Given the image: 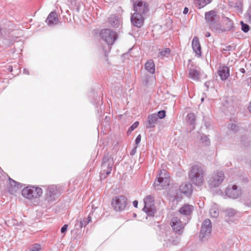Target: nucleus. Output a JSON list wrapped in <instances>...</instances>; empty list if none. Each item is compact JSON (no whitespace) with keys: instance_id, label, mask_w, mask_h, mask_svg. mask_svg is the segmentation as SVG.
Listing matches in <instances>:
<instances>
[{"instance_id":"f257e3e1","label":"nucleus","mask_w":251,"mask_h":251,"mask_svg":"<svg viewBox=\"0 0 251 251\" xmlns=\"http://www.w3.org/2000/svg\"><path fill=\"white\" fill-rule=\"evenodd\" d=\"M134 13L131 17L132 24L137 27H141L144 23V15L149 11V5L142 0H136L133 3Z\"/></svg>"},{"instance_id":"f03ea898","label":"nucleus","mask_w":251,"mask_h":251,"mask_svg":"<svg viewBox=\"0 0 251 251\" xmlns=\"http://www.w3.org/2000/svg\"><path fill=\"white\" fill-rule=\"evenodd\" d=\"M204 172L202 167L197 164L194 165L189 172L190 181L197 186H201L204 182Z\"/></svg>"},{"instance_id":"7ed1b4c3","label":"nucleus","mask_w":251,"mask_h":251,"mask_svg":"<svg viewBox=\"0 0 251 251\" xmlns=\"http://www.w3.org/2000/svg\"><path fill=\"white\" fill-rule=\"evenodd\" d=\"M205 19L207 25L212 30L215 31H223L220 23L219 16L214 10H211L205 13Z\"/></svg>"},{"instance_id":"20e7f679","label":"nucleus","mask_w":251,"mask_h":251,"mask_svg":"<svg viewBox=\"0 0 251 251\" xmlns=\"http://www.w3.org/2000/svg\"><path fill=\"white\" fill-rule=\"evenodd\" d=\"M114 163V161L111 156L108 154L104 155L100 175L101 179H105L111 173Z\"/></svg>"},{"instance_id":"39448f33","label":"nucleus","mask_w":251,"mask_h":251,"mask_svg":"<svg viewBox=\"0 0 251 251\" xmlns=\"http://www.w3.org/2000/svg\"><path fill=\"white\" fill-rule=\"evenodd\" d=\"M170 182L169 174L165 170H161L159 175L153 184V187L156 190H162L164 187L168 186Z\"/></svg>"},{"instance_id":"423d86ee","label":"nucleus","mask_w":251,"mask_h":251,"mask_svg":"<svg viewBox=\"0 0 251 251\" xmlns=\"http://www.w3.org/2000/svg\"><path fill=\"white\" fill-rule=\"evenodd\" d=\"M60 191L56 185L49 186L46 190L45 202L46 204L50 205L54 202L60 196Z\"/></svg>"},{"instance_id":"0eeeda50","label":"nucleus","mask_w":251,"mask_h":251,"mask_svg":"<svg viewBox=\"0 0 251 251\" xmlns=\"http://www.w3.org/2000/svg\"><path fill=\"white\" fill-rule=\"evenodd\" d=\"M43 194L42 189L38 187L29 186L23 188L22 195L28 200L39 198Z\"/></svg>"},{"instance_id":"6e6552de","label":"nucleus","mask_w":251,"mask_h":251,"mask_svg":"<svg viewBox=\"0 0 251 251\" xmlns=\"http://www.w3.org/2000/svg\"><path fill=\"white\" fill-rule=\"evenodd\" d=\"M144 207L143 208L148 216L153 217L156 212L154 206V198L151 195L147 196L144 199Z\"/></svg>"},{"instance_id":"1a4fd4ad","label":"nucleus","mask_w":251,"mask_h":251,"mask_svg":"<svg viewBox=\"0 0 251 251\" xmlns=\"http://www.w3.org/2000/svg\"><path fill=\"white\" fill-rule=\"evenodd\" d=\"M100 35L101 39L109 46L112 45L118 38L116 32L110 29H102Z\"/></svg>"},{"instance_id":"9d476101","label":"nucleus","mask_w":251,"mask_h":251,"mask_svg":"<svg viewBox=\"0 0 251 251\" xmlns=\"http://www.w3.org/2000/svg\"><path fill=\"white\" fill-rule=\"evenodd\" d=\"M212 224L208 219L205 220L201 225L200 233V238L202 241L207 240L211 235Z\"/></svg>"},{"instance_id":"9b49d317","label":"nucleus","mask_w":251,"mask_h":251,"mask_svg":"<svg viewBox=\"0 0 251 251\" xmlns=\"http://www.w3.org/2000/svg\"><path fill=\"white\" fill-rule=\"evenodd\" d=\"M127 204V199L123 196L114 197L111 201V205L116 211H122L125 210Z\"/></svg>"},{"instance_id":"f8f14e48","label":"nucleus","mask_w":251,"mask_h":251,"mask_svg":"<svg viewBox=\"0 0 251 251\" xmlns=\"http://www.w3.org/2000/svg\"><path fill=\"white\" fill-rule=\"evenodd\" d=\"M224 179L225 175L222 171L215 172L208 181L209 185L210 187H218L223 182Z\"/></svg>"},{"instance_id":"ddd939ff","label":"nucleus","mask_w":251,"mask_h":251,"mask_svg":"<svg viewBox=\"0 0 251 251\" xmlns=\"http://www.w3.org/2000/svg\"><path fill=\"white\" fill-rule=\"evenodd\" d=\"M171 225L176 233L178 234L182 233L185 225L177 217H174L172 219Z\"/></svg>"},{"instance_id":"4468645a","label":"nucleus","mask_w":251,"mask_h":251,"mask_svg":"<svg viewBox=\"0 0 251 251\" xmlns=\"http://www.w3.org/2000/svg\"><path fill=\"white\" fill-rule=\"evenodd\" d=\"M108 23L110 26L115 28L121 27L123 23L121 17L116 14L110 15Z\"/></svg>"},{"instance_id":"2eb2a0df","label":"nucleus","mask_w":251,"mask_h":251,"mask_svg":"<svg viewBox=\"0 0 251 251\" xmlns=\"http://www.w3.org/2000/svg\"><path fill=\"white\" fill-rule=\"evenodd\" d=\"M226 194L228 197L232 199L238 198L241 195V190L238 189L236 185H233L232 187L228 186L226 190Z\"/></svg>"},{"instance_id":"dca6fc26","label":"nucleus","mask_w":251,"mask_h":251,"mask_svg":"<svg viewBox=\"0 0 251 251\" xmlns=\"http://www.w3.org/2000/svg\"><path fill=\"white\" fill-rule=\"evenodd\" d=\"M218 74L222 80H226L229 76V69L226 66H220L218 71Z\"/></svg>"},{"instance_id":"f3484780","label":"nucleus","mask_w":251,"mask_h":251,"mask_svg":"<svg viewBox=\"0 0 251 251\" xmlns=\"http://www.w3.org/2000/svg\"><path fill=\"white\" fill-rule=\"evenodd\" d=\"M192 47L193 51L198 57L201 56V46L197 37H194L192 42Z\"/></svg>"},{"instance_id":"a211bd4d","label":"nucleus","mask_w":251,"mask_h":251,"mask_svg":"<svg viewBox=\"0 0 251 251\" xmlns=\"http://www.w3.org/2000/svg\"><path fill=\"white\" fill-rule=\"evenodd\" d=\"M58 15L56 12L52 11L48 15L46 22L49 25H56L58 22Z\"/></svg>"},{"instance_id":"6ab92c4d","label":"nucleus","mask_w":251,"mask_h":251,"mask_svg":"<svg viewBox=\"0 0 251 251\" xmlns=\"http://www.w3.org/2000/svg\"><path fill=\"white\" fill-rule=\"evenodd\" d=\"M201 74L200 68L198 67L191 68L189 69V77L194 80L199 79Z\"/></svg>"},{"instance_id":"aec40b11","label":"nucleus","mask_w":251,"mask_h":251,"mask_svg":"<svg viewBox=\"0 0 251 251\" xmlns=\"http://www.w3.org/2000/svg\"><path fill=\"white\" fill-rule=\"evenodd\" d=\"M179 190L181 193L190 195L192 192V186L190 183H183L179 186Z\"/></svg>"},{"instance_id":"412c9836","label":"nucleus","mask_w":251,"mask_h":251,"mask_svg":"<svg viewBox=\"0 0 251 251\" xmlns=\"http://www.w3.org/2000/svg\"><path fill=\"white\" fill-rule=\"evenodd\" d=\"M194 209V207L192 205L188 204H184L182 206L179 210V212L180 214L184 215H190Z\"/></svg>"},{"instance_id":"4be33fe9","label":"nucleus","mask_w":251,"mask_h":251,"mask_svg":"<svg viewBox=\"0 0 251 251\" xmlns=\"http://www.w3.org/2000/svg\"><path fill=\"white\" fill-rule=\"evenodd\" d=\"M158 120L157 116L155 113L150 114L148 117V122L149 126L148 128H152L154 126Z\"/></svg>"},{"instance_id":"5701e85b","label":"nucleus","mask_w":251,"mask_h":251,"mask_svg":"<svg viewBox=\"0 0 251 251\" xmlns=\"http://www.w3.org/2000/svg\"><path fill=\"white\" fill-rule=\"evenodd\" d=\"M145 69L150 74L155 73V65L153 61L151 59L149 60L145 64Z\"/></svg>"},{"instance_id":"b1692460","label":"nucleus","mask_w":251,"mask_h":251,"mask_svg":"<svg viewBox=\"0 0 251 251\" xmlns=\"http://www.w3.org/2000/svg\"><path fill=\"white\" fill-rule=\"evenodd\" d=\"M223 22L225 25V27L224 29L222 28V30H223L222 32L226 31V30H230L232 28L233 23L229 18L227 17L224 18Z\"/></svg>"},{"instance_id":"393cba45","label":"nucleus","mask_w":251,"mask_h":251,"mask_svg":"<svg viewBox=\"0 0 251 251\" xmlns=\"http://www.w3.org/2000/svg\"><path fill=\"white\" fill-rule=\"evenodd\" d=\"M212 0H195V5L199 9H201L211 2Z\"/></svg>"},{"instance_id":"a878e982","label":"nucleus","mask_w":251,"mask_h":251,"mask_svg":"<svg viewBox=\"0 0 251 251\" xmlns=\"http://www.w3.org/2000/svg\"><path fill=\"white\" fill-rule=\"evenodd\" d=\"M8 178L10 186L11 187H13V189L11 190V191H16L19 188H21L22 187V184L21 183L14 180L9 177Z\"/></svg>"},{"instance_id":"bb28decb","label":"nucleus","mask_w":251,"mask_h":251,"mask_svg":"<svg viewBox=\"0 0 251 251\" xmlns=\"http://www.w3.org/2000/svg\"><path fill=\"white\" fill-rule=\"evenodd\" d=\"M225 213L226 215L229 217H232L234 216H237V217H240L241 214L237 211L236 210H235L233 208H228L226 209L225 210Z\"/></svg>"},{"instance_id":"cd10ccee","label":"nucleus","mask_w":251,"mask_h":251,"mask_svg":"<svg viewBox=\"0 0 251 251\" xmlns=\"http://www.w3.org/2000/svg\"><path fill=\"white\" fill-rule=\"evenodd\" d=\"M209 214L211 217L216 218L219 216V210L217 205L213 204L209 210Z\"/></svg>"},{"instance_id":"c85d7f7f","label":"nucleus","mask_w":251,"mask_h":251,"mask_svg":"<svg viewBox=\"0 0 251 251\" xmlns=\"http://www.w3.org/2000/svg\"><path fill=\"white\" fill-rule=\"evenodd\" d=\"M187 123L190 125H194L195 121V116L194 113H191L187 116Z\"/></svg>"},{"instance_id":"c756f323","label":"nucleus","mask_w":251,"mask_h":251,"mask_svg":"<svg viewBox=\"0 0 251 251\" xmlns=\"http://www.w3.org/2000/svg\"><path fill=\"white\" fill-rule=\"evenodd\" d=\"M201 143L204 146H209L210 145V140L208 138V137L205 135H202L201 136Z\"/></svg>"},{"instance_id":"7c9ffc66","label":"nucleus","mask_w":251,"mask_h":251,"mask_svg":"<svg viewBox=\"0 0 251 251\" xmlns=\"http://www.w3.org/2000/svg\"><path fill=\"white\" fill-rule=\"evenodd\" d=\"M242 30L245 33L249 31L250 29L249 25L246 24H244L243 22H241Z\"/></svg>"},{"instance_id":"2f4dec72","label":"nucleus","mask_w":251,"mask_h":251,"mask_svg":"<svg viewBox=\"0 0 251 251\" xmlns=\"http://www.w3.org/2000/svg\"><path fill=\"white\" fill-rule=\"evenodd\" d=\"M170 53V50L169 48H166L164 50L159 52V55L162 56H165L169 55Z\"/></svg>"},{"instance_id":"473e14b6","label":"nucleus","mask_w":251,"mask_h":251,"mask_svg":"<svg viewBox=\"0 0 251 251\" xmlns=\"http://www.w3.org/2000/svg\"><path fill=\"white\" fill-rule=\"evenodd\" d=\"M157 116V118H159L160 119L164 118L166 116V112L165 110H161L158 112L157 114H156Z\"/></svg>"},{"instance_id":"72a5a7b5","label":"nucleus","mask_w":251,"mask_h":251,"mask_svg":"<svg viewBox=\"0 0 251 251\" xmlns=\"http://www.w3.org/2000/svg\"><path fill=\"white\" fill-rule=\"evenodd\" d=\"M229 128L231 130L234 132H236L239 129L238 126L236 124L233 123L230 124Z\"/></svg>"},{"instance_id":"f704fd0d","label":"nucleus","mask_w":251,"mask_h":251,"mask_svg":"<svg viewBox=\"0 0 251 251\" xmlns=\"http://www.w3.org/2000/svg\"><path fill=\"white\" fill-rule=\"evenodd\" d=\"M41 250V246L39 244H35L31 248L29 251H40Z\"/></svg>"},{"instance_id":"c9c22d12","label":"nucleus","mask_w":251,"mask_h":251,"mask_svg":"<svg viewBox=\"0 0 251 251\" xmlns=\"http://www.w3.org/2000/svg\"><path fill=\"white\" fill-rule=\"evenodd\" d=\"M89 224V223L87 222V219H85V218H84L82 220H81L80 222V227H85Z\"/></svg>"},{"instance_id":"e433bc0d","label":"nucleus","mask_w":251,"mask_h":251,"mask_svg":"<svg viewBox=\"0 0 251 251\" xmlns=\"http://www.w3.org/2000/svg\"><path fill=\"white\" fill-rule=\"evenodd\" d=\"M247 17L248 18L249 21L251 23V5L250 6L246 13Z\"/></svg>"},{"instance_id":"4c0bfd02","label":"nucleus","mask_w":251,"mask_h":251,"mask_svg":"<svg viewBox=\"0 0 251 251\" xmlns=\"http://www.w3.org/2000/svg\"><path fill=\"white\" fill-rule=\"evenodd\" d=\"M139 125V122L136 121L135 123H134L132 125L129 127V130L132 131L134 129H135Z\"/></svg>"},{"instance_id":"58836bf2","label":"nucleus","mask_w":251,"mask_h":251,"mask_svg":"<svg viewBox=\"0 0 251 251\" xmlns=\"http://www.w3.org/2000/svg\"><path fill=\"white\" fill-rule=\"evenodd\" d=\"M141 140V136L140 134L138 135L136 139H135V144L136 146H138V145L140 144Z\"/></svg>"},{"instance_id":"ea45409f","label":"nucleus","mask_w":251,"mask_h":251,"mask_svg":"<svg viewBox=\"0 0 251 251\" xmlns=\"http://www.w3.org/2000/svg\"><path fill=\"white\" fill-rule=\"evenodd\" d=\"M68 228V225H64L61 229V232L62 233H65L67 230Z\"/></svg>"},{"instance_id":"a19ab883","label":"nucleus","mask_w":251,"mask_h":251,"mask_svg":"<svg viewBox=\"0 0 251 251\" xmlns=\"http://www.w3.org/2000/svg\"><path fill=\"white\" fill-rule=\"evenodd\" d=\"M137 146L136 147H135L132 150V151H131L130 152V155H133L135 154V153H136V151H137Z\"/></svg>"},{"instance_id":"79ce46f5","label":"nucleus","mask_w":251,"mask_h":251,"mask_svg":"<svg viewBox=\"0 0 251 251\" xmlns=\"http://www.w3.org/2000/svg\"><path fill=\"white\" fill-rule=\"evenodd\" d=\"M91 213L89 214L87 218H85V219H87V222L88 223L90 222L91 221L92 217L91 216Z\"/></svg>"},{"instance_id":"37998d69","label":"nucleus","mask_w":251,"mask_h":251,"mask_svg":"<svg viewBox=\"0 0 251 251\" xmlns=\"http://www.w3.org/2000/svg\"><path fill=\"white\" fill-rule=\"evenodd\" d=\"M138 203V201H136V200H135V201H133V206H134L135 207H136V208H137V207Z\"/></svg>"},{"instance_id":"c03bdc74","label":"nucleus","mask_w":251,"mask_h":251,"mask_svg":"<svg viewBox=\"0 0 251 251\" xmlns=\"http://www.w3.org/2000/svg\"><path fill=\"white\" fill-rule=\"evenodd\" d=\"M188 11H189L188 8L187 7H185L184 10H183V13L184 14H186L188 13Z\"/></svg>"},{"instance_id":"a18cd8bd","label":"nucleus","mask_w":251,"mask_h":251,"mask_svg":"<svg viewBox=\"0 0 251 251\" xmlns=\"http://www.w3.org/2000/svg\"><path fill=\"white\" fill-rule=\"evenodd\" d=\"M23 73H24V74H25L29 75V71H28V70L27 69H24Z\"/></svg>"},{"instance_id":"49530a36","label":"nucleus","mask_w":251,"mask_h":251,"mask_svg":"<svg viewBox=\"0 0 251 251\" xmlns=\"http://www.w3.org/2000/svg\"><path fill=\"white\" fill-rule=\"evenodd\" d=\"M235 7H237V9L239 10V12H242V9L240 6L236 5Z\"/></svg>"},{"instance_id":"de8ad7c7","label":"nucleus","mask_w":251,"mask_h":251,"mask_svg":"<svg viewBox=\"0 0 251 251\" xmlns=\"http://www.w3.org/2000/svg\"><path fill=\"white\" fill-rule=\"evenodd\" d=\"M8 70L9 72H11L12 71V67L11 66H9Z\"/></svg>"},{"instance_id":"09e8293b","label":"nucleus","mask_w":251,"mask_h":251,"mask_svg":"<svg viewBox=\"0 0 251 251\" xmlns=\"http://www.w3.org/2000/svg\"><path fill=\"white\" fill-rule=\"evenodd\" d=\"M205 36H206V37H210V33L209 32H207L205 33Z\"/></svg>"},{"instance_id":"8fccbe9b","label":"nucleus","mask_w":251,"mask_h":251,"mask_svg":"<svg viewBox=\"0 0 251 251\" xmlns=\"http://www.w3.org/2000/svg\"><path fill=\"white\" fill-rule=\"evenodd\" d=\"M248 109H249V110L250 111V112L251 113V101L250 105L248 107Z\"/></svg>"},{"instance_id":"3c124183","label":"nucleus","mask_w":251,"mask_h":251,"mask_svg":"<svg viewBox=\"0 0 251 251\" xmlns=\"http://www.w3.org/2000/svg\"><path fill=\"white\" fill-rule=\"evenodd\" d=\"M241 72L244 73V72H245V70L244 69H242L241 70Z\"/></svg>"},{"instance_id":"603ef678","label":"nucleus","mask_w":251,"mask_h":251,"mask_svg":"<svg viewBox=\"0 0 251 251\" xmlns=\"http://www.w3.org/2000/svg\"><path fill=\"white\" fill-rule=\"evenodd\" d=\"M227 48H228V49L226 50H230L229 49L231 48V47H228Z\"/></svg>"},{"instance_id":"864d4df0","label":"nucleus","mask_w":251,"mask_h":251,"mask_svg":"<svg viewBox=\"0 0 251 251\" xmlns=\"http://www.w3.org/2000/svg\"><path fill=\"white\" fill-rule=\"evenodd\" d=\"M203 100H204V98H202L201 99V101H203Z\"/></svg>"},{"instance_id":"5fc2aeb1","label":"nucleus","mask_w":251,"mask_h":251,"mask_svg":"<svg viewBox=\"0 0 251 251\" xmlns=\"http://www.w3.org/2000/svg\"><path fill=\"white\" fill-rule=\"evenodd\" d=\"M136 215L135 214H134V217H136Z\"/></svg>"}]
</instances>
